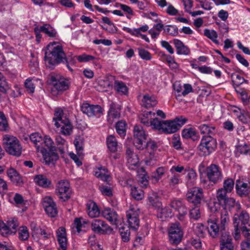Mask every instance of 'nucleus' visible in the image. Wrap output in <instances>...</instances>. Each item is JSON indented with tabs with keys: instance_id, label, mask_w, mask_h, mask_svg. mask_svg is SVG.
Here are the masks:
<instances>
[{
	"instance_id": "f257e3e1",
	"label": "nucleus",
	"mask_w": 250,
	"mask_h": 250,
	"mask_svg": "<svg viewBox=\"0 0 250 250\" xmlns=\"http://www.w3.org/2000/svg\"><path fill=\"white\" fill-rule=\"evenodd\" d=\"M44 59L46 67L50 69H53L56 65L60 63H63L70 71H73L69 66V63L73 62L72 60L66 57L62 46L56 42L47 45Z\"/></svg>"
},
{
	"instance_id": "f03ea898",
	"label": "nucleus",
	"mask_w": 250,
	"mask_h": 250,
	"mask_svg": "<svg viewBox=\"0 0 250 250\" xmlns=\"http://www.w3.org/2000/svg\"><path fill=\"white\" fill-rule=\"evenodd\" d=\"M187 121V119L182 116L177 117L173 120L167 121H161L156 118L151 121L150 125L166 133H173L178 130Z\"/></svg>"
},
{
	"instance_id": "7ed1b4c3",
	"label": "nucleus",
	"mask_w": 250,
	"mask_h": 250,
	"mask_svg": "<svg viewBox=\"0 0 250 250\" xmlns=\"http://www.w3.org/2000/svg\"><path fill=\"white\" fill-rule=\"evenodd\" d=\"M4 146L6 151L10 155L19 156L22 151V147L20 141L15 137L5 135L3 139Z\"/></svg>"
},
{
	"instance_id": "20e7f679",
	"label": "nucleus",
	"mask_w": 250,
	"mask_h": 250,
	"mask_svg": "<svg viewBox=\"0 0 250 250\" xmlns=\"http://www.w3.org/2000/svg\"><path fill=\"white\" fill-rule=\"evenodd\" d=\"M233 217V224L235 228L233 237L235 240L240 238V231L239 228L241 226L246 225L249 223V214L244 210H237Z\"/></svg>"
},
{
	"instance_id": "39448f33",
	"label": "nucleus",
	"mask_w": 250,
	"mask_h": 250,
	"mask_svg": "<svg viewBox=\"0 0 250 250\" xmlns=\"http://www.w3.org/2000/svg\"><path fill=\"white\" fill-rule=\"evenodd\" d=\"M55 193L59 198L63 202L69 199L72 194L69 182L65 180L59 181L56 185Z\"/></svg>"
},
{
	"instance_id": "423d86ee",
	"label": "nucleus",
	"mask_w": 250,
	"mask_h": 250,
	"mask_svg": "<svg viewBox=\"0 0 250 250\" xmlns=\"http://www.w3.org/2000/svg\"><path fill=\"white\" fill-rule=\"evenodd\" d=\"M217 147L216 140L210 136H203L198 147L204 155H208Z\"/></svg>"
},
{
	"instance_id": "0eeeda50",
	"label": "nucleus",
	"mask_w": 250,
	"mask_h": 250,
	"mask_svg": "<svg viewBox=\"0 0 250 250\" xmlns=\"http://www.w3.org/2000/svg\"><path fill=\"white\" fill-rule=\"evenodd\" d=\"M134 145L138 150H143L146 145L145 141L146 140L147 135L141 125H136L133 129Z\"/></svg>"
},
{
	"instance_id": "6e6552de",
	"label": "nucleus",
	"mask_w": 250,
	"mask_h": 250,
	"mask_svg": "<svg viewBox=\"0 0 250 250\" xmlns=\"http://www.w3.org/2000/svg\"><path fill=\"white\" fill-rule=\"evenodd\" d=\"M186 197L189 203L193 204L194 206H200L204 198L203 189L193 187L188 190Z\"/></svg>"
},
{
	"instance_id": "1a4fd4ad",
	"label": "nucleus",
	"mask_w": 250,
	"mask_h": 250,
	"mask_svg": "<svg viewBox=\"0 0 250 250\" xmlns=\"http://www.w3.org/2000/svg\"><path fill=\"white\" fill-rule=\"evenodd\" d=\"M183 231L179 222L172 223L168 229L169 241L171 244H179L182 239Z\"/></svg>"
},
{
	"instance_id": "9d476101",
	"label": "nucleus",
	"mask_w": 250,
	"mask_h": 250,
	"mask_svg": "<svg viewBox=\"0 0 250 250\" xmlns=\"http://www.w3.org/2000/svg\"><path fill=\"white\" fill-rule=\"evenodd\" d=\"M81 110L88 117H96L99 118L103 114V109L98 104H91L87 102H83L81 105Z\"/></svg>"
},
{
	"instance_id": "9b49d317",
	"label": "nucleus",
	"mask_w": 250,
	"mask_h": 250,
	"mask_svg": "<svg viewBox=\"0 0 250 250\" xmlns=\"http://www.w3.org/2000/svg\"><path fill=\"white\" fill-rule=\"evenodd\" d=\"M206 173L209 182L214 184L222 180L223 175L220 167L215 164H211L206 168Z\"/></svg>"
},
{
	"instance_id": "f8f14e48",
	"label": "nucleus",
	"mask_w": 250,
	"mask_h": 250,
	"mask_svg": "<svg viewBox=\"0 0 250 250\" xmlns=\"http://www.w3.org/2000/svg\"><path fill=\"white\" fill-rule=\"evenodd\" d=\"M18 226V220L16 218H10L5 223L4 222L0 223V233L3 236L15 234Z\"/></svg>"
},
{
	"instance_id": "ddd939ff",
	"label": "nucleus",
	"mask_w": 250,
	"mask_h": 250,
	"mask_svg": "<svg viewBox=\"0 0 250 250\" xmlns=\"http://www.w3.org/2000/svg\"><path fill=\"white\" fill-rule=\"evenodd\" d=\"M218 221V218L214 214L210 215L207 220V229L210 236L212 238L218 237L219 234V231L221 232V234L222 232H226L225 230H221L220 225L217 223Z\"/></svg>"
},
{
	"instance_id": "4468645a",
	"label": "nucleus",
	"mask_w": 250,
	"mask_h": 250,
	"mask_svg": "<svg viewBox=\"0 0 250 250\" xmlns=\"http://www.w3.org/2000/svg\"><path fill=\"white\" fill-rule=\"evenodd\" d=\"M139 209L130 208L126 211V217L129 227L134 230H137L139 227Z\"/></svg>"
},
{
	"instance_id": "2eb2a0df",
	"label": "nucleus",
	"mask_w": 250,
	"mask_h": 250,
	"mask_svg": "<svg viewBox=\"0 0 250 250\" xmlns=\"http://www.w3.org/2000/svg\"><path fill=\"white\" fill-rule=\"evenodd\" d=\"M91 229L95 232L102 234L110 233L113 230L104 221L98 219H94L92 221Z\"/></svg>"
},
{
	"instance_id": "dca6fc26",
	"label": "nucleus",
	"mask_w": 250,
	"mask_h": 250,
	"mask_svg": "<svg viewBox=\"0 0 250 250\" xmlns=\"http://www.w3.org/2000/svg\"><path fill=\"white\" fill-rule=\"evenodd\" d=\"M170 206L178 212V219L180 221L184 220L187 215L188 209L182 201L180 200H173L171 201Z\"/></svg>"
},
{
	"instance_id": "f3484780",
	"label": "nucleus",
	"mask_w": 250,
	"mask_h": 250,
	"mask_svg": "<svg viewBox=\"0 0 250 250\" xmlns=\"http://www.w3.org/2000/svg\"><path fill=\"white\" fill-rule=\"evenodd\" d=\"M148 200L149 206H152L154 208L158 209L160 214H158V216L160 218H163V216L167 217V216L165 214L167 209L166 208H162V203L159 201V196L156 193H152L148 197Z\"/></svg>"
},
{
	"instance_id": "a211bd4d",
	"label": "nucleus",
	"mask_w": 250,
	"mask_h": 250,
	"mask_svg": "<svg viewBox=\"0 0 250 250\" xmlns=\"http://www.w3.org/2000/svg\"><path fill=\"white\" fill-rule=\"evenodd\" d=\"M42 205L46 213L51 217H54L58 213L55 203L53 199L49 196L45 197L43 199Z\"/></svg>"
},
{
	"instance_id": "6ab92c4d",
	"label": "nucleus",
	"mask_w": 250,
	"mask_h": 250,
	"mask_svg": "<svg viewBox=\"0 0 250 250\" xmlns=\"http://www.w3.org/2000/svg\"><path fill=\"white\" fill-rule=\"evenodd\" d=\"M235 188L237 193L241 197L247 196L250 192V183L244 182L243 179L236 181Z\"/></svg>"
},
{
	"instance_id": "aec40b11",
	"label": "nucleus",
	"mask_w": 250,
	"mask_h": 250,
	"mask_svg": "<svg viewBox=\"0 0 250 250\" xmlns=\"http://www.w3.org/2000/svg\"><path fill=\"white\" fill-rule=\"evenodd\" d=\"M221 250H233L234 246L231 236L228 232H222L220 239Z\"/></svg>"
},
{
	"instance_id": "412c9836",
	"label": "nucleus",
	"mask_w": 250,
	"mask_h": 250,
	"mask_svg": "<svg viewBox=\"0 0 250 250\" xmlns=\"http://www.w3.org/2000/svg\"><path fill=\"white\" fill-rule=\"evenodd\" d=\"M51 81L53 82L54 88L58 91H65L69 87V82L63 78L58 79L57 77H52Z\"/></svg>"
},
{
	"instance_id": "4be33fe9",
	"label": "nucleus",
	"mask_w": 250,
	"mask_h": 250,
	"mask_svg": "<svg viewBox=\"0 0 250 250\" xmlns=\"http://www.w3.org/2000/svg\"><path fill=\"white\" fill-rule=\"evenodd\" d=\"M57 240L59 243V250H66L67 240L66 236L65 229L60 227L57 231Z\"/></svg>"
},
{
	"instance_id": "5701e85b",
	"label": "nucleus",
	"mask_w": 250,
	"mask_h": 250,
	"mask_svg": "<svg viewBox=\"0 0 250 250\" xmlns=\"http://www.w3.org/2000/svg\"><path fill=\"white\" fill-rule=\"evenodd\" d=\"M230 221V215L227 209L223 208L220 212L219 223L221 230H225Z\"/></svg>"
},
{
	"instance_id": "b1692460",
	"label": "nucleus",
	"mask_w": 250,
	"mask_h": 250,
	"mask_svg": "<svg viewBox=\"0 0 250 250\" xmlns=\"http://www.w3.org/2000/svg\"><path fill=\"white\" fill-rule=\"evenodd\" d=\"M120 107L118 106L115 103H112L110 106V109L108 112V122L112 124L114 120L120 117Z\"/></svg>"
},
{
	"instance_id": "393cba45",
	"label": "nucleus",
	"mask_w": 250,
	"mask_h": 250,
	"mask_svg": "<svg viewBox=\"0 0 250 250\" xmlns=\"http://www.w3.org/2000/svg\"><path fill=\"white\" fill-rule=\"evenodd\" d=\"M174 89L177 92L178 96H185L190 92H192V87L190 84H184L183 86L178 83L173 85Z\"/></svg>"
},
{
	"instance_id": "a878e982",
	"label": "nucleus",
	"mask_w": 250,
	"mask_h": 250,
	"mask_svg": "<svg viewBox=\"0 0 250 250\" xmlns=\"http://www.w3.org/2000/svg\"><path fill=\"white\" fill-rule=\"evenodd\" d=\"M182 136L185 139H191L193 141H198L200 138L198 132L192 127L184 129L182 132Z\"/></svg>"
},
{
	"instance_id": "bb28decb",
	"label": "nucleus",
	"mask_w": 250,
	"mask_h": 250,
	"mask_svg": "<svg viewBox=\"0 0 250 250\" xmlns=\"http://www.w3.org/2000/svg\"><path fill=\"white\" fill-rule=\"evenodd\" d=\"M198 128L204 136H211L216 133V127L211 124H202L198 126Z\"/></svg>"
},
{
	"instance_id": "cd10ccee",
	"label": "nucleus",
	"mask_w": 250,
	"mask_h": 250,
	"mask_svg": "<svg viewBox=\"0 0 250 250\" xmlns=\"http://www.w3.org/2000/svg\"><path fill=\"white\" fill-rule=\"evenodd\" d=\"M103 217L108 220L112 224H117L118 215L116 212L110 208H105L102 212Z\"/></svg>"
},
{
	"instance_id": "c85d7f7f",
	"label": "nucleus",
	"mask_w": 250,
	"mask_h": 250,
	"mask_svg": "<svg viewBox=\"0 0 250 250\" xmlns=\"http://www.w3.org/2000/svg\"><path fill=\"white\" fill-rule=\"evenodd\" d=\"M173 42L177 50V53L179 55H188L190 53L189 49L184 45L183 42L179 40L174 39Z\"/></svg>"
},
{
	"instance_id": "c756f323",
	"label": "nucleus",
	"mask_w": 250,
	"mask_h": 250,
	"mask_svg": "<svg viewBox=\"0 0 250 250\" xmlns=\"http://www.w3.org/2000/svg\"><path fill=\"white\" fill-rule=\"evenodd\" d=\"M125 154L129 167L131 166H136L138 164L139 159L137 155L130 148L126 149Z\"/></svg>"
},
{
	"instance_id": "7c9ffc66",
	"label": "nucleus",
	"mask_w": 250,
	"mask_h": 250,
	"mask_svg": "<svg viewBox=\"0 0 250 250\" xmlns=\"http://www.w3.org/2000/svg\"><path fill=\"white\" fill-rule=\"evenodd\" d=\"M30 139L35 145L38 151H42V148H44L43 138L39 133H32L30 136Z\"/></svg>"
},
{
	"instance_id": "2f4dec72",
	"label": "nucleus",
	"mask_w": 250,
	"mask_h": 250,
	"mask_svg": "<svg viewBox=\"0 0 250 250\" xmlns=\"http://www.w3.org/2000/svg\"><path fill=\"white\" fill-rule=\"evenodd\" d=\"M34 181L38 185L44 188H48L51 185V181L42 174L36 175Z\"/></svg>"
},
{
	"instance_id": "473e14b6",
	"label": "nucleus",
	"mask_w": 250,
	"mask_h": 250,
	"mask_svg": "<svg viewBox=\"0 0 250 250\" xmlns=\"http://www.w3.org/2000/svg\"><path fill=\"white\" fill-rule=\"evenodd\" d=\"M222 206L223 207V208H226V209L234 208L237 211L241 209L240 203L238 202H236L234 198L231 197L227 199L225 204H223Z\"/></svg>"
},
{
	"instance_id": "72a5a7b5",
	"label": "nucleus",
	"mask_w": 250,
	"mask_h": 250,
	"mask_svg": "<svg viewBox=\"0 0 250 250\" xmlns=\"http://www.w3.org/2000/svg\"><path fill=\"white\" fill-rule=\"evenodd\" d=\"M66 117L63 116V110L60 108H56L54 112V117L53 121L55 122V125L59 128L61 126V123Z\"/></svg>"
},
{
	"instance_id": "f704fd0d",
	"label": "nucleus",
	"mask_w": 250,
	"mask_h": 250,
	"mask_svg": "<svg viewBox=\"0 0 250 250\" xmlns=\"http://www.w3.org/2000/svg\"><path fill=\"white\" fill-rule=\"evenodd\" d=\"M61 123V133L64 135H69L72 131V125L67 118H64Z\"/></svg>"
},
{
	"instance_id": "c9c22d12",
	"label": "nucleus",
	"mask_w": 250,
	"mask_h": 250,
	"mask_svg": "<svg viewBox=\"0 0 250 250\" xmlns=\"http://www.w3.org/2000/svg\"><path fill=\"white\" fill-rule=\"evenodd\" d=\"M106 144L108 149L111 153L117 151L119 146L117 140L114 136L110 135L107 138Z\"/></svg>"
},
{
	"instance_id": "e433bc0d",
	"label": "nucleus",
	"mask_w": 250,
	"mask_h": 250,
	"mask_svg": "<svg viewBox=\"0 0 250 250\" xmlns=\"http://www.w3.org/2000/svg\"><path fill=\"white\" fill-rule=\"evenodd\" d=\"M95 175L101 180L108 182L109 181L110 176L107 169L104 167H100L95 171Z\"/></svg>"
},
{
	"instance_id": "4c0bfd02",
	"label": "nucleus",
	"mask_w": 250,
	"mask_h": 250,
	"mask_svg": "<svg viewBox=\"0 0 250 250\" xmlns=\"http://www.w3.org/2000/svg\"><path fill=\"white\" fill-rule=\"evenodd\" d=\"M57 150H50L43 154L44 160L47 164L53 163L59 159Z\"/></svg>"
},
{
	"instance_id": "58836bf2",
	"label": "nucleus",
	"mask_w": 250,
	"mask_h": 250,
	"mask_svg": "<svg viewBox=\"0 0 250 250\" xmlns=\"http://www.w3.org/2000/svg\"><path fill=\"white\" fill-rule=\"evenodd\" d=\"M142 102L146 108L154 106L157 104V101L155 97L148 94L144 95Z\"/></svg>"
},
{
	"instance_id": "ea45409f",
	"label": "nucleus",
	"mask_w": 250,
	"mask_h": 250,
	"mask_svg": "<svg viewBox=\"0 0 250 250\" xmlns=\"http://www.w3.org/2000/svg\"><path fill=\"white\" fill-rule=\"evenodd\" d=\"M87 213L91 218H95L99 215V209L95 203H91L87 205Z\"/></svg>"
},
{
	"instance_id": "a19ab883",
	"label": "nucleus",
	"mask_w": 250,
	"mask_h": 250,
	"mask_svg": "<svg viewBox=\"0 0 250 250\" xmlns=\"http://www.w3.org/2000/svg\"><path fill=\"white\" fill-rule=\"evenodd\" d=\"M114 87L118 93L126 95L128 93V88L125 83L122 81H115Z\"/></svg>"
},
{
	"instance_id": "79ce46f5",
	"label": "nucleus",
	"mask_w": 250,
	"mask_h": 250,
	"mask_svg": "<svg viewBox=\"0 0 250 250\" xmlns=\"http://www.w3.org/2000/svg\"><path fill=\"white\" fill-rule=\"evenodd\" d=\"M42 32L45 33L46 35L50 37H55L57 32L50 25L48 24H44L40 27Z\"/></svg>"
},
{
	"instance_id": "37998d69",
	"label": "nucleus",
	"mask_w": 250,
	"mask_h": 250,
	"mask_svg": "<svg viewBox=\"0 0 250 250\" xmlns=\"http://www.w3.org/2000/svg\"><path fill=\"white\" fill-rule=\"evenodd\" d=\"M224 189L219 188L216 192V199L219 205L221 206L223 204H225V201L229 198L227 196V193L228 192Z\"/></svg>"
},
{
	"instance_id": "c03bdc74",
	"label": "nucleus",
	"mask_w": 250,
	"mask_h": 250,
	"mask_svg": "<svg viewBox=\"0 0 250 250\" xmlns=\"http://www.w3.org/2000/svg\"><path fill=\"white\" fill-rule=\"evenodd\" d=\"M74 144L76 147L77 154L81 156L83 154V140L80 137L76 138L74 141Z\"/></svg>"
},
{
	"instance_id": "a18cd8bd",
	"label": "nucleus",
	"mask_w": 250,
	"mask_h": 250,
	"mask_svg": "<svg viewBox=\"0 0 250 250\" xmlns=\"http://www.w3.org/2000/svg\"><path fill=\"white\" fill-rule=\"evenodd\" d=\"M126 124L125 122L121 121L117 123L116 129L121 137H124L126 134Z\"/></svg>"
},
{
	"instance_id": "49530a36",
	"label": "nucleus",
	"mask_w": 250,
	"mask_h": 250,
	"mask_svg": "<svg viewBox=\"0 0 250 250\" xmlns=\"http://www.w3.org/2000/svg\"><path fill=\"white\" fill-rule=\"evenodd\" d=\"M56 142L58 146L57 150H58L61 154L64 153V146L66 145V141L60 136H57L56 138Z\"/></svg>"
},
{
	"instance_id": "de8ad7c7",
	"label": "nucleus",
	"mask_w": 250,
	"mask_h": 250,
	"mask_svg": "<svg viewBox=\"0 0 250 250\" xmlns=\"http://www.w3.org/2000/svg\"><path fill=\"white\" fill-rule=\"evenodd\" d=\"M9 129L7 120L2 112L0 111V131H6Z\"/></svg>"
},
{
	"instance_id": "09e8293b",
	"label": "nucleus",
	"mask_w": 250,
	"mask_h": 250,
	"mask_svg": "<svg viewBox=\"0 0 250 250\" xmlns=\"http://www.w3.org/2000/svg\"><path fill=\"white\" fill-rule=\"evenodd\" d=\"M204 35L208 38L210 39L214 43L216 44H219V42L217 40L218 37L217 33L213 30H210L208 29H206L204 30Z\"/></svg>"
},
{
	"instance_id": "8fccbe9b",
	"label": "nucleus",
	"mask_w": 250,
	"mask_h": 250,
	"mask_svg": "<svg viewBox=\"0 0 250 250\" xmlns=\"http://www.w3.org/2000/svg\"><path fill=\"white\" fill-rule=\"evenodd\" d=\"M19 238L21 241L27 240L29 236L27 228L26 226H21L19 229Z\"/></svg>"
},
{
	"instance_id": "3c124183",
	"label": "nucleus",
	"mask_w": 250,
	"mask_h": 250,
	"mask_svg": "<svg viewBox=\"0 0 250 250\" xmlns=\"http://www.w3.org/2000/svg\"><path fill=\"white\" fill-rule=\"evenodd\" d=\"M234 185V182L232 179L228 178L224 180L223 183V188L221 189H224L226 191L230 193L233 190Z\"/></svg>"
},
{
	"instance_id": "603ef678",
	"label": "nucleus",
	"mask_w": 250,
	"mask_h": 250,
	"mask_svg": "<svg viewBox=\"0 0 250 250\" xmlns=\"http://www.w3.org/2000/svg\"><path fill=\"white\" fill-rule=\"evenodd\" d=\"M207 230V227H205L203 224L200 223L197 224L194 228L195 233L199 237H204Z\"/></svg>"
},
{
	"instance_id": "864d4df0",
	"label": "nucleus",
	"mask_w": 250,
	"mask_h": 250,
	"mask_svg": "<svg viewBox=\"0 0 250 250\" xmlns=\"http://www.w3.org/2000/svg\"><path fill=\"white\" fill-rule=\"evenodd\" d=\"M131 191L132 196L135 199L140 200L144 198V192L141 189L133 187L131 188Z\"/></svg>"
},
{
	"instance_id": "5fc2aeb1",
	"label": "nucleus",
	"mask_w": 250,
	"mask_h": 250,
	"mask_svg": "<svg viewBox=\"0 0 250 250\" xmlns=\"http://www.w3.org/2000/svg\"><path fill=\"white\" fill-rule=\"evenodd\" d=\"M10 88L5 78L0 72V91L3 93H6Z\"/></svg>"
},
{
	"instance_id": "6e6d98bb",
	"label": "nucleus",
	"mask_w": 250,
	"mask_h": 250,
	"mask_svg": "<svg viewBox=\"0 0 250 250\" xmlns=\"http://www.w3.org/2000/svg\"><path fill=\"white\" fill-rule=\"evenodd\" d=\"M43 146H46L48 150H57V147L54 145L53 141L48 136H45L43 139Z\"/></svg>"
},
{
	"instance_id": "4d7b16f0",
	"label": "nucleus",
	"mask_w": 250,
	"mask_h": 250,
	"mask_svg": "<svg viewBox=\"0 0 250 250\" xmlns=\"http://www.w3.org/2000/svg\"><path fill=\"white\" fill-rule=\"evenodd\" d=\"M240 233L247 240H250V224H247L246 225L241 226L239 228Z\"/></svg>"
},
{
	"instance_id": "13d9d810",
	"label": "nucleus",
	"mask_w": 250,
	"mask_h": 250,
	"mask_svg": "<svg viewBox=\"0 0 250 250\" xmlns=\"http://www.w3.org/2000/svg\"><path fill=\"white\" fill-rule=\"evenodd\" d=\"M200 206H195L189 211V217L190 219L195 220H198L201 217V212L199 208Z\"/></svg>"
},
{
	"instance_id": "bf43d9fd",
	"label": "nucleus",
	"mask_w": 250,
	"mask_h": 250,
	"mask_svg": "<svg viewBox=\"0 0 250 250\" xmlns=\"http://www.w3.org/2000/svg\"><path fill=\"white\" fill-rule=\"evenodd\" d=\"M231 79L233 84L237 87L244 82H247L243 77L237 74H232L231 75Z\"/></svg>"
},
{
	"instance_id": "052dcab7",
	"label": "nucleus",
	"mask_w": 250,
	"mask_h": 250,
	"mask_svg": "<svg viewBox=\"0 0 250 250\" xmlns=\"http://www.w3.org/2000/svg\"><path fill=\"white\" fill-rule=\"evenodd\" d=\"M164 30L165 32L172 36H176L178 34V28L174 25H167Z\"/></svg>"
},
{
	"instance_id": "680f3d73",
	"label": "nucleus",
	"mask_w": 250,
	"mask_h": 250,
	"mask_svg": "<svg viewBox=\"0 0 250 250\" xmlns=\"http://www.w3.org/2000/svg\"><path fill=\"white\" fill-rule=\"evenodd\" d=\"M139 56L143 60H150L151 59V55L150 53L144 48H138Z\"/></svg>"
},
{
	"instance_id": "e2e57ef3",
	"label": "nucleus",
	"mask_w": 250,
	"mask_h": 250,
	"mask_svg": "<svg viewBox=\"0 0 250 250\" xmlns=\"http://www.w3.org/2000/svg\"><path fill=\"white\" fill-rule=\"evenodd\" d=\"M185 173H187V178L188 180L193 182L196 178L197 174L195 171L192 168L185 169Z\"/></svg>"
},
{
	"instance_id": "0e129e2a",
	"label": "nucleus",
	"mask_w": 250,
	"mask_h": 250,
	"mask_svg": "<svg viewBox=\"0 0 250 250\" xmlns=\"http://www.w3.org/2000/svg\"><path fill=\"white\" fill-rule=\"evenodd\" d=\"M32 79L28 78L26 80L24 83V85L26 91L29 93H33L35 90V86L32 82Z\"/></svg>"
},
{
	"instance_id": "69168bd1",
	"label": "nucleus",
	"mask_w": 250,
	"mask_h": 250,
	"mask_svg": "<svg viewBox=\"0 0 250 250\" xmlns=\"http://www.w3.org/2000/svg\"><path fill=\"white\" fill-rule=\"evenodd\" d=\"M180 175L174 173L169 179V185L170 187H174L180 183Z\"/></svg>"
},
{
	"instance_id": "338daca9",
	"label": "nucleus",
	"mask_w": 250,
	"mask_h": 250,
	"mask_svg": "<svg viewBox=\"0 0 250 250\" xmlns=\"http://www.w3.org/2000/svg\"><path fill=\"white\" fill-rule=\"evenodd\" d=\"M120 233L124 242H127L129 240L130 231L129 229L125 230V229L122 228L121 229Z\"/></svg>"
},
{
	"instance_id": "774afa93",
	"label": "nucleus",
	"mask_w": 250,
	"mask_h": 250,
	"mask_svg": "<svg viewBox=\"0 0 250 250\" xmlns=\"http://www.w3.org/2000/svg\"><path fill=\"white\" fill-rule=\"evenodd\" d=\"M99 189L102 193L104 195L110 196L112 195V190L109 187L102 186L99 187Z\"/></svg>"
}]
</instances>
